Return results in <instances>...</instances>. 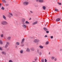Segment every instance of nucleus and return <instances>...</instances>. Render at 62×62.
Wrapping results in <instances>:
<instances>
[{
    "label": "nucleus",
    "instance_id": "1",
    "mask_svg": "<svg viewBox=\"0 0 62 62\" xmlns=\"http://www.w3.org/2000/svg\"><path fill=\"white\" fill-rule=\"evenodd\" d=\"M1 23L3 25H6L8 24V23L6 21H3L1 22Z\"/></svg>",
    "mask_w": 62,
    "mask_h": 62
},
{
    "label": "nucleus",
    "instance_id": "2",
    "mask_svg": "<svg viewBox=\"0 0 62 62\" xmlns=\"http://www.w3.org/2000/svg\"><path fill=\"white\" fill-rule=\"evenodd\" d=\"M25 18H23L21 19L22 23V24H25L24 22H25Z\"/></svg>",
    "mask_w": 62,
    "mask_h": 62
},
{
    "label": "nucleus",
    "instance_id": "3",
    "mask_svg": "<svg viewBox=\"0 0 62 62\" xmlns=\"http://www.w3.org/2000/svg\"><path fill=\"white\" fill-rule=\"evenodd\" d=\"M23 4L24 6H26V5H28L29 4V2L27 1H25L23 2Z\"/></svg>",
    "mask_w": 62,
    "mask_h": 62
},
{
    "label": "nucleus",
    "instance_id": "4",
    "mask_svg": "<svg viewBox=\"0 0 62 62\" xmlns=\"http://www.w3.org/2000/svg\"><path fill=\"white\" fill-rule=\"evenodd\" d=\"M39 41V40L38 39H35V40H34V42L36 43H38Z\"/></svg>",
    "mask_w": 62,
    "mask_h": 62
},
{
    "label": "nucleus",
    "instance_id": "5",
    "mask_svg": "<svg viewBox=\"0 0 62 62\" xmlns=\"http://www.w3.org/2000/svg\"><path fill=\"white\" fill-rule=\"evenodd\" d=\"M23 24L22 26L23 28H27V26H26V25H24L25 24Z\"/></svg>",
    "mask_w": 62,
    "mask_h": 62
},
{
    "label": "nucleus",
    "instance_id": "6",
    "mask_svg": "<svg viewBox=\"0 0 62 62\" xmlns=\"http://www.w3.org/2000/svg\"><path fill=\"white\" fill-rule=\"evenodd\" d=\"M39 3H44V0H39Z\"/></svg>",
    "mask_w": 62,
    "mask_h": 62
},
{
    "label": "nucleus",
    "instance_id": "7",
    "mask_svg": "<svg viewBox=\"0 0 62 62\" xmlns=\"http://www.w3.org/2000/svg\"><path fill=\"white\" fill-rule=\"evenodd\" d=\"M26 51L27 52H28L29 53H30V49L28 48H27Z\"/></svg>",
    "mask_w": 62,
    "mask_h": 62
},
{
    "label": "nucleus",
    "instance_id": "8",
    "mask_svg": "<svg viewBox=\"0 0 62 62\" xmlns=\"http://www.w3.org/2000/svg\"><path fill=\"white\" fill-rule=\"evenodd\" d=\"M43 30L45 31H48V29L45 28V27H44L43 28Z\"/></svg>",
    "mask_w": 62,
    "mask_h": 62
},
{
    "label": "nucleus",
    "instance_id": "9",
    "mask_svg": "<svg viewBox=\"0 0 62 62\" xmlns=\"http://www.w3.org/2000/svg\"><path fill=\"white\" fill-rule=\"evenodd\" d=\"M60 21V18H58L56 20V22H58Z\"/></svg>",
    "mask_w": 62,
    "mask_h": 62
},
{
    "label": "nucleus",
    "instance_id": "10",
    "mask_svg": "<svg viewBox=\"0 0 62 62\" xmlns=\"http://www.w3.org/2000/svg\"><path fill=\"white\" fill-rule=\"evenodd\" d=\"M31 50V51H35V49L33 47H31L30 49Z\"/></svg>",
    "mask_w": 62,
    "mask_h": 62
},
{
    "label": "nucleus",
    "instance_id": "11",
    "mask_svg": "<svg viewBox=\"0 0 62 62\" xmlns=\"http://www.w3.org/2000/svg\"><path fill=\"white\" fill-rule=\"evenodd\" d=\"M25 39H23L22 40V42H21V44H22V43H23V42H24V41Z\"/></svg>",
    "mask_w": 62,
    "mask_h": 62
},
{
    "label": "nucleus",
    "instance_id": "12",
    "mask_svg": "<svg viewBox=\"0 0 62 62\" xmlns=\"http://www.w3.org/2000/svg\"><path fill=\"white\" fill-rule=\"evenodd\" d=\"M2 17L5 20H6V17L5 16L3 15L2 16Z\"/></svg>",
    "mask_w": 62,
    "mask_h": 62
},
{
    "label": "nucleus",
    "instance_id": "13",
    "mask_svg": "<svg viewBox=\"0 0 62 62\" xmlns=\"http://www.w3.org/2000/svg\"><path fill=\"white\" fill-rule=\"evenodd\" d=\"M38 23V21H36L35 22H34V23H33L32 24L33 25H35V24H36Z\"/></svg>",
    "mask_w": 62,
    "mask_h": 62
},
{
    "label": "nucleus",
    "instance_id": "14",
    "mask_svg": "<svg viewBox=\"0 0 62 62\" xmlns=\"http://www.w3.org/2000/svg\"><path fill=\"white\" fill-rule=\"evenodd\" d=\"M16 44L17 45H20V43L18 42H16Z\"/></svg>",
    "mask_w": 62,
    "mask_h": 62
},
{
    "label": "nucleus",
    "instance_id": "15",
    "mask_svg": "<svg viewBox=\"0 0 62 62\" xmlns=\"http://www.w3.org/2000/svg\"><path fill=\"white\" fill-rule=\"evenodd\" d=\"M54 9L55 11H58V9H57L56 8H55Z\"/></svg>",
    "mask_w": 62,
    "mask_h": 62
},
{
    "label": "nucleus",
    "instance_id": "16",
    "mask_svg": "<svg viewBox=\"0 0 62 62\" xmlns=\"http://www.w3.org/2000/svg\"><path fill=\"white\" fill-rule=\"evenodd\" d=\"M2 54H6V53L4 51H3L2 52Z\"/></svg>",
    "mask_w": 62,
    "mask_h": 62
},
{
    "label": "nucleus",
    "instance_id": "17",
    "mask_svg": "<svg viewBox=\"0 0 62 62\" xmlns=\"http://www.w3.org/2000/svg\"><path fill=\"white\" fill-rule=\"evenodd\" d=\"M2 1L3 3H7V2L6 1H5L4 0H2Z\"/></svg>",
    "mask_w": 62,
    "mask_h": 62
},
{
    "label": "nucleus",
    "instance_id": "18",
    "mask_svg": "<svg viewBox=\"0 0 62 62\" xmlns=\"http://www.w3.org/2000/svg\"><path fill=\"white\" fill-rule=\"evenodd\" d=\"M0 44H1V45L3 44V42L1 40H0Z\"/></svg>",
    "mask_w": 62,
    "mask_h": 62
},
{
    "label": "nucleus",
    "instance_id": "19",
    "mask_svg": "<svg viewBox=\"0 0 62 62\" xmlns=\"http://www.w3.org/2000/svg\"><path fill=\"white\" fill-rule=\"evenodd\" d=\"M25 23L26 24H29V22L27 21H26L25 22Z\"/></svg>",
    "mask_w": 62,
    "mask_h": 62
},
{
    "label": "nucleus",
    "instance_id": "20",
    "mask_svg": "<svg viewBox=\"0 0 62 62\" xmlns=\"http://www.w3.org/2000/svg\"><path fill=\"white\" fill-rule=\"evenodd\" d=\"M39 47L41 49H43V46H39Z\"/></svg>",
    "mask_w": 62,
    "mask_h": 62
},
{
    "label": "nucleus",
    "instance_id": "21",
    "mask_svg": "<svg viewBox=\"0 0 62 62\" xmlns=\"http://www.w3.org/2000/svg\"><path fill=\"white\" fill-rule=\"evenodd\" d=\"M23 50H21L20 51V53L21 54H23Z\"/></svg>",
    "mask_w": 62,
    "mask_h": 62
},
{
    "label": "nucleus",
    "instance_id": "22",
    "mask_svg": "<svg viewBox=\"0 0 62 62\" xmlns=\"http://www.w3.org/2000/svg\"><path fill=\"white\" fill-rule=\"evenodd\" d=\"M43 9L45 10L46 9V7L44 6H43Z\"/></svg>",
    "mask_w": 62,
    "mask_h": 62
},
{
    "label": "nucleus",
    "instance_id": "23",
    "mask_svg": "<svg viewBox=\"0 0 62 62\" xmlns=\"http://www.w3.org/2000/svg\"><path fill=\"white\" fill-rule=\"evenodd\" d=\"M38 59V58L37 57H36L34 59V60L35 61H36L37 60V59Z\"/></svg>",
    "mask_w": 62,
    "mask_h": 62
},
{
    "label": "nucleus",
    "instance_id": "24",
    "mask_svg": "<svg viewBox=\"0 0 62 62\" xmlns=\"http://www.w3.org/2000/svg\"><path fill=\"white\" fill-rule=\"evenodd\" d=\"M37 51V52L38 53V54L39 53V49H38Z\"/></svg>",
    "mask_w": 62,
    "mask_h": 62
},
{
    "label": "nucleus",
    "instance_id": "25",
    "mask_svg": "<svg viewBox=\"0 0 62 62\" xmlns=\"http://www.w3.org/2000/svg\"><path fill=\"white\" fill-rule=\"evenodd\" d=\"M11 38V37H8V38L7 39H8V40H10V39Z\"/></svg>",
    "mask_w": 62,
    "mask_h": 62
},
{
    "label": "nucleus",
    "instance_id": "26",
    "mask_svg": "<svg viewBox=\"0 0 62 62\" xmlns=\"http://www.w3.org/2000/svg\"><path fill=\"white\" fill-rule=\"evenodd\" d=\"M0 50L1 51H3V48L2 47H1L0 46Z\"/></svg>",
    "mask_w": 62,
    "mask_h": 62
},
{
    "label": "nucleus",
    "instance_id": "27",
    "mask_svg": "<svg viewBox=\"0 0 62 62\" xmlns=\"http://www.w3.org/2000/svg\"><path fill=\"white\" fill-rule=\"evenodd\" d=\"M41 62H44V59H42L41 60Z\"/></svg>",
    "mask_w": 62,
    "mask_h": 62
},
{
    "label": "nucleus",
    "instance_id": "28",
    "mask_svg": "<svg viewBox=\"0 0 62 62\" xmlns=\"http://www.w3.org/2000/svg\"><path fill=\"white\" fill-rule=\"evenodd\" d=\"M1 9H2V10H4L5 9V8H4L3 7V6L1 8Z\"/></svg>",
    "mask_w": 62,
    "mask_h": 62
},
{
    "label": "nucleus",
    "instance_id": "29",
    "mask_svg": "<svg viewBox=\"0 0 62 62\" xmlns=\"http://www.w3.org/2000/svg\"><path fill=\"white\" fill-rule=\"evenodd\" d=\"M49 44V42H46V45H47Z\"/></svg>",
    "mask_w": 62,
    "mask_h": 62
},
{
    "label": "nucleus",
    "instance_id": "30",
    "mask_svg": "<svg viewBox=\"0 0 62 62\" xmlns=\"http://www.w3.org/2000/svg\"><path fill=\"white\" fill-rule=\"evenodd\" d=\"M54 57H51V59L52 60H54Z\"/></svg>",
    "mask_w": 62,
    "mask_h": 62
},
{
    "label": "nucleus",
    "instance_id": "31",
    "mask_svg": "<svg viewBox=\"0 0 62 62\" xmlns=\"http://www.w3.org/2000/svg\"><path fill=\"white\" fill-rule=\"evenodd\" d=\"M9 15H11V16H13V15H12V14L11 13H9Z\"/></svg>",
    "mask_w": 62,
    "mask_h": 62
},
{
    "label": "nucleus",
    "instance_id": "32",
    "mask_svg": "<svg viewBox=\"0 0 62 62\" xmlns=\"http://www.w3.org/2000/svg\"><path fill=\"white\" fill-rule=\"evenodd\" d=\"M8 46V45L7 44H6L5 47V48H7Z\"/></svg>",
    "mask_w": 62,
    "mask_h": 62
},
{
    "label": "nucleus",
    "instance_id": "33",
    "mask_svg": "<svg viewBox=\"0 0 62 62\" xmlns=\"http://www.w3.org/2000/svg\"><path fill=\"white\" fill-rule=\"evenodd\" d=\"M58 5H61V3H59V2H58Z\"/></svg>",
    "mask_w": 62,
    "mask_h": 62
},
{
    "label": "nucleus",
    "instance_id": "34",
    "mask_svg": "<svg viewBox=\"0 0 62 62\" xmlns=\"http://www.w3.org/2000/svg\"><path fill=\"white\" fill-rule=\"evenodd\" d=\"M3 34H2L1 35H0V37H1V38H2V37H3Z\"/></svg>",
    "mask_w": 62,
    "mask_h": 62
},
{
    "label": "nucleus",
    "instance_id": "35",
    "mask_svg": "<svg viewBox=\"0 0 62 62\" xmlns=\"http://www.w3.org/2000/svg\"><path fill=\"white\" fill-rule=\"evenodd\" d=\"M39 55H41L42 54L41 53V52H40V53L39 52Z\"/></svg>",
    "mask_w": 62,
    "mask_h": 62
},
{
    "label": "nucleus",
    "instance_id": "36",
    "mask_svg": "<svg viewBox=\"0 0 62 62\" xmlns=\"http://www.w3.org/2000/svg\"><path fill=\"white\" fill-rule=\"evenodd\" d=\"M46 33H49V31H46Z\"/></svg>",
    "mask_w": 62,
    "mask_h": 62
},
{
    "label": "nucleus",
    "instance_id": "37",
    "mask_svg": "<svg viewBox=\"0 0 62 62\" xmlns=\"http://www.w3.org/2000/svg\"><path fill=\"white\" fill-rule=\"evenodd\" d=\"M21 46L22 47L23 46H24V44H23V43H22V44H21Z\"/></svg>",
    "mask_w": 62,
    "mask_h": 62
},
{
    "label": "nucleus",
    "instance_id": "38",
    "mask_svg": "<svg viewBox=\"0 0 62 62\" xmlns=\"http://www.w3.org/2000/svg\"><path fill=\"white\" fill-rule=\"evenodd\" d=\"M45 62H47V60H46V59H45Z\"/></svg>",
    "mask_w": 62,
    "mask_h": 62
},
{
    "label": "nucleus",
    "instance_id": "39",
    "mask_svg": "<svg viewBox=\"0 0 62 62\" xmlns=\"http://www.w3.org/2000/svg\"><path fill=\"white\" fill-rule=\"evenodd\" d=\"M54 61H56V60H57V59H56V58H55L54 59Z\"/></svg>",
    "mask_w": 62,
    "mask_h": 62
},
{
    "label": "nucleus",
    "instance_id": "40",
    "mask_svg": "<svg viewBox=\"0 0 62 62\" xmlns=\"http://www.w3.org/2000/svg\"><path fill=\"white\" fill-rule=\"evenodd\" d=\"M9 62H12V60H10L9 61Z\"/></svg>",
    "mask_w": 62,
    "mask_h": 62
},
{
    "label": "nucleus",
    "instance_id": "41",
    "mask_svg": "<svg viewBox=\"0 0 62 62\" xmlns=\"http://www.w3.org/2000/svg\"><path fill=\"white\" fill-rule=\"evenodd\" d=\"M48 36L47 35H46L44 37L45 38H47V37Z\"/></svg>",
    "mask_w": 62,
    "mask_h": 62
},
{
    "label": "nucleus",
    "instance_id": "42",
    "mask_svg": "<svg viewBox=\"0 0 62 62\" xmlns=\"http://www.w3.org/2000/svg\"><path fill=\"white\" fill-rule=\"evenodd\" d=\"M8 17H9V18H11V16H10V15H9L8 16Z\"/></svg>",
    "mask_w": 62,
    "mask_h": 62
},
{
    "label": "nucleus",
    "instance_id": "43",
    "mask_svg": "<svg viewBox=\"0 0 62 62\" xmlns=\"http://www.w3.org/2000/svg\"><path fill=\"white\" fill-rule=\"evenodd\" d=\"M30 12L31 13H33V12H32V11H30Z\"/></svg>",
    "mask_w": 62,
    "mask_h": 62
},
{
    "label": "nucleus",
    "instance_id": "44",
    "mask_svg": "<svg viewBox=\"0 0 62 62\" xmlns=\"http://www.w3.org/2000/svg\"><path fill=\"white\" fill-rule=\"evenodd\" d=\"M51 39H53V36H50Z\"/></svg>",
    "mask_w": 62,
    "mask_h": 62
},
{
    "label": "nucleus",
    "instance_id": "45",
    "mask_svg": "<svg viewBox=\"0 0 62 62\" xmlns=\"http://www.w3.org/2000/svg\"><path fill=\"white\" fill-rule=\"evenodd\" d=\"M30 38H31V39H33L34 38V37H31Z\"/></svg>",
    "mask_w": 62,
    "mask_h": 62
},
{
    "label": "nucleus",
    "instance_id": "46",
    "mask_svg": "<svg viewBox=\"0 0 62 62\" xmlns=\"http://www.w3.org/2000/svg\"><path fill=\"white\" fill-rule=\"evenodd\" d=\"M6 6H8V4H6Z\"/></svg>",
    "mask_w": 62,
    "mask_h": 62
},
{
    "label": "nucleus",
    "instance_id": "47",
    "mask_svg": "<svg viewBox=\"0 0 62 62\" xmlns=\"http://www.w3.org/2000/svg\"><path fill=\"white\" fill-rule=\"evenodd\" d=\"M36 2H39V0H36Z\"/></svg>",
    "mask_w": 62,
    "mask_h": 62
},
{
    "label": "nucleus",
    "instance_id": "48",
    "mask_svg": "<svg viewBox=\"0 0 62 62\" xmlns=\"http://www.w3.org/2000/svg\"><path fill=\"white\" fill-rule=\"evenodd\" d=\"M7 44H8L9 45V43H8V42H7Z\"/></svg>",
    "mask_w": 62,
    "mask_h": 62
},
{
    "label": "nucleus",
    "instance_id": "49",
    "mask_svg": "<svg viewBox=\"0 0 62 62\" xmlns=\"http://www.w3.org/2000/svg\"><path fill=\"white\" fill-rule=\"evenodd\" d=\"M2 5V4L0 3V7L1 6V5Z\"/></svg>",
    "mask_w": 62,
    "mask_h": 62
},
{
    "label": "nucleus",
    "instance_id": "50",
    "mask_svg": "<svg viewBox=\"0 0 62 62\" xmlns=\"http://www.w3.org/2000/svg\"><path fill=\"white\" fill-rule=\"evenodd\" d=\"M29 20H31V18H30V19H29Z\"/></svg>",
    "mask_w": 62,
    "mask_h": 62
},
{
    "label": "nucleus",
    "instance_id": "51",
    "mask_svg": "<svg viewBox=\"0 0 62 62\" xmlns=\"http://www.w3.org/2000/svg\"><path fill=\"white\" fill-rule=\"evenodd\" d=\"M62 49H60V51H62Z\"/></svg>",
    "mask_w": 62,
    "mask_h": 62
},
{
    "label": "nucleus",
    "instance_id": "52",
    "mask_svg": "<svg viewBox=\"0 0 62 62\" xmlns=\"http://www.w3.org/2000/svg\"><path fill=\"white\" fill-rule=\"evenodd\" d=\"M17 47V46H16V48Z\"/></svg>",
    "mask_w": 62,
    "mask_h": 62
},
{
    "label": "nucleus",
    "instance_id": "53",
    "mask_svg": "<svg viewBox=\"0 0 62 62\" xmlns=\"http://www.w3.org/2000/svg\"><path fill=\"white\" fill-rule=\"evenodd\" d=\"M50 54V52H49V54Z\"/></svg>",
    "mask_w": 62,
    "mask_h": 62
},
{
    "label": "nucleus",
    "instance_id": "54",
    "mask_svg": "<svg viewBox=\"0 0 62 62\" xmlns=\"http://www.w3.org/2000/svg\"><path fill=\"white\" fill-rule=\"evenodd\" d=\"M45 26H46V24H45Z\"/></svg>",
    "mask_w": 62,
    "mask_h": 62
}]
</instances>
